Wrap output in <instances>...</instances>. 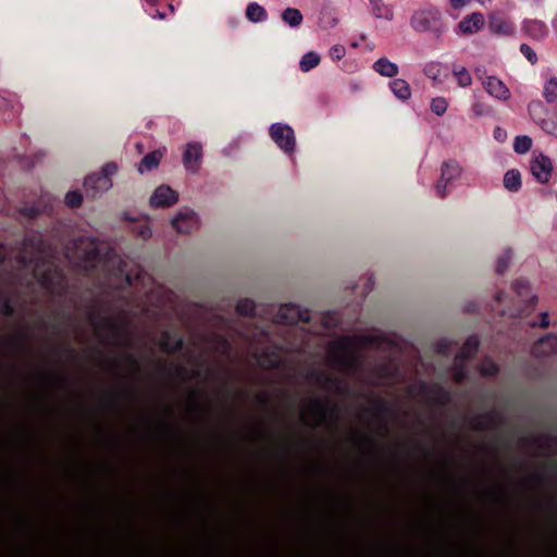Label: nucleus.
<instances>
[{
  "mask_svg": "<svg viewBox=\"0 0 557 557\" xmlns=\"http://www.w3.org/2000/svg\"><path fill=\"white\" fill-rule=\"evenodd\" d=\"M368 337H342L333 341L327 347V357L330 362L339 371L347 372L355 369L358 364L356 349L370 343Z\"/></svg>",
  "mask_w": 557,
  "mask_h": 557,
  "instance_id": "nucleus-1",
  "label": "nucleus"
},
{
  "mask_svg": "<svg viewBox=\"0 0 557 557\" xmlns=\"http://www.w3.org/2000/svg\"><path fill=\"white\" fill-rule=\"evenodd\" d=\"M65 256L84 270L96 268L100 262L98 246L89 238L75 240L72 247H67Z\"/></svg>",
  "mask_w": 557,
  "mask_h": 557,
  "instance_id": "nucleus-2",
  "label": "nucleus"
},
{
  "mask_svg": "<svg viewBox=\"0 0 557 557\" xmlns=\"http://www.w3.org/2000/svg\"><path fill=\"white\" fill-rule=\"evenodd\" d=\"M334 410L326 399L312 398L301 406L299 420L307 426L317 428L325 423Z\"/></svg>",
  "mask_w": 557,
  "mask_h": 557,
  "instance_id": "nucleus-3",
  "label": "nucleus"
},
{
  "mask_svg": "<svg viewBox=\"0 0 557 557\" xmlns=\"http://www.w3.org/2000/svg\"><path fill=\"white\" fill-rule=\"evenodd\" d=\"M463 174V168L456 159H448L441 165V175L435 183V190L441 198H445L450 188L455 186Z\"/></svg>",
  "mask_w": 557,
  "mask_h": 557,
  "instance_id": "nucleus-4",
  "label": "nucleus"
},
{
  "mask_svg": "<svg viewBox=\"0 0 557 557\" xmlns=\"http://www.w3.org/2000/svg\"><path fill=\"white\" fill-rule=\"evenodd\" d=\"M511 287L517 296L516 302L519 309L517 311H510L509 315L512 318H521L524 314V310L533 311L537 297L532 295L529 283L524 280H516L512 282Z\"/></svg>",
  "mask_w": 557,
  "mask_h": 557,
  "instance_id": "nucleus-5",
  "label": "nucleus"
},
{
  "mask_svg": "<svg viewBox=\"0 0 557 557\" xmlns=\"http://www.w3.org/2000/svg\"><path fill=\"white\" fill-rule=\"evenodd\" d=\"M270 137L272 140L288 154L294 153L296 139L294 131L290 126L282 123H275L270 126Z\"/></svg>",
  "mask_w": 557,
  "mask_h": 557,
  "instance_id": "nucleus-6",
  "label": "nucleus"
},
{
  "mask_svg": "<svg viewBox=\"0 0 557 557\" xmlns=\"http://www.w3.org/2000/svg\"><path fill=\"white\" fill-rule=\"evenodd\" d=\"M488 28L492 34L502 37H512L516 34L513 21L502 11H492L487 15Z\"/></svg>",
  "mask_w": 557,
  "mask_h": 557,
  "instance_id": "nucleus-7",
  "label": "nucleus"
},
{
  "mask_svg": "<svg viewBox=\"0 0 557 557\" xmlns=\"http://www.w3.org/2000/svg\"><path fill=\"white\" fill-rule=\"evenodd\" d=\"M554 162L553 160L543 154L539 153L530 161V171L535 180L541 184H548L554 174Z\"/></svg>",
  "mask_w": 557,
  "mask_h": 557,
  "instance_id": "nucleus-8",
  "label": "nucleus"
},
{
  "mask_svg": "<svg viewBox=\"0 0 557 557\" xmlns=\"http://www.w3.org/2000/svg\"><path fill=\"white\" fill-rule=\"evenodd\" d=\"M310 313L308 310H300L295 305H282L275 315V321L281 324L293 325L298 322H308Z\"/></svg>",
  "mask_w": 557,
  "mask_h": 557,
  "instance_id": "nucleus-9",
  "label": "nucleus"
},
{
  "mask_svg": "<svg viewBox=\"0 0 557 557\" xmlns=\"http://www.w3.org/2000/svg\"><path fill=\"white\" fill-rule=\"evenodd\" d=\"M485 25V16L480 11L465 15L457 24V33L462 36H471L479 33Z\"/></svg>",
  "mask_w": 557,
  "mask_h": 557,
  "instance_id": "nucleus-10",
  "label": "nucleus"
},
{
  "mask_svg": "<svg viewBox=\"0 0 557 557\" xmlns=\"http://www.w3.org/2000/svg\"><path fill=\"white\" fill-rule=\"evenodd\" d=\"M112 186V182L108 174L92 173L86 176L84 181V189L87 197L95 198L99 193L108 190Z\"/></svg>",
  "mask_w": 557,
  "mask_h": 557,
  "instance_id": "nucleus-11",
  "label": "nucleus"
},
{
  "mask_svg": "<svg viewBox=\"0 0 557 557\" xmlns=\"http://www.w3.org/2000/svg\"><path fill=\"white\" fill-rule=\"evenodd\" d=\"M521 30L527 38L533 41H543L549 34L546 23L537 18L523 20Z\"/></svg>",
  "mask_w": 557,
  "mask_h": 557,
  "instance_id": "nucleus-12",
  "label": "nucleus"
},
{
  "mask_svg": "<svg viewBox=\"0 0 557 557\" xmlns=\"http://www.w3.org/2000/svg\"><path fill=\"white\" fill-rule=\"evenodd\" d=\"M441 15L436 11L420 10L412 16V26L418 32H426L437 27Z\"/></svg>",
  "mask_w": 557,
  "mask_h": 557,
  "instance_id": "nucleus-13",
  "label": "nucleus"
},
{
  "mask_svg": "<svg viewBox=\"0 0 557 557\" xmlns=\"http://www.w3.org/2000/svg\"><path fill=\"white\" fill-rule=\"evenodd\" d=\"M178 201V194L168 185L156 188L150 198V206L153 208H169Z\"/></svg>",
  "mask_w": 557,
  "mask_h": 557,
  "instance_id": "nucleus-14",
  "label": "nucleus"
},
{
  "mask_svg": "<svg viewBox=\"0 0 557 557\" xmlns=\"http://www.w3.org/2000/svg\"><path fill=\"white\" fill-rule=\"evenodd\" d=\"M173 227L177 233L191 234L199 227V220L195 212H180L172 221Z\"/></svg>",
  "mask_w": 557,
  "mask_h": 557,
  "instance_id": "nucleus-15",
  "label": "nucleus"
},
{
  "mask_svg": "<svg viewBox=\"0 0 557 557\" xmlns=\"http://www.w3.org/2000/svg\"><path fill=\"white\" fill-rule=\"evenodd\" d=\"M202 158V147L197 143H189L186 145L183 163L185 168L191 172L198 171Z\"/></svg>",
  "mask_w": 557,
  "mask_h": 557,
  "instance_id": "nucleus-16",
  "label": "nucleus"
},
{
  "mask_svg": "<svg viewBox=\"0 0 557 557\" xmlns=\"http://www.w3.org/2000/svg\"><path fill=\"white\" fill-rule=\"evenodd\" d=\"M555 354H557V335H546L532 347V355L535 358L548 357Z\"/></svg>",
  "mask_w": 557,
  "mask_h": 557,
  "instance_id": "nucleus-17",
  "label": "nucleus"
},
{
  "mask_svg": "<svg viewBox=\"0 0 557 557\" xmlns=\"http://www.w3.org/2000/svg\"><path fill=\"white\" fill-rule=\"evenodd\" d=\"M484 89L493 97L499 100H508L510 98V90L506 84L496 76H487L483 81Z\"/></svg>",
  "mask_w": 557,
  "mask_h": 557,
  "instance_id": "nucleus-18",
  "label": "nucleus"
},
{
  "mask_svg": "<svg viewBox=\"0 0 557 557\" xmlns=\"http://www.w3.org/2000/svg\"><path fill=\"white\" fill-rule=\"evenodd\" d=\"M423 72L425 76L432 79L434 83L442 84L448 78L450 69L447 64L437 61H431L425 64Z\"/></svg>",
  "mask_w": 557,
  "mask_h": 557,
  "instance_id": "nucleus-19",
  "label": "nucleus"
},
{
  "mask_svg": "<svg viewBox=\"0 0 557 557\" xmlns=\"http://www.w3.org/2000/svg\"><path fill=\"white\" fill-rule=\"evenodd\" d=\"M18 110L20 104L16 96L8 90H0V115L2 117L15 116Z\"/></svg>",
  "mask_w": 557,
  "mask_h": 557,
  "instance_id": "nucleus-20",
  "label": "nucleus"
},
{
  "mask_svg": "<svg viewBox=\"0 0 557 557\" xmlns=\"http://www.w3.org/2000/svg\"><path fill=\"white\" fill-rule=\"evenodd\" d=\"M165 152L166 149L163 147L147 153L137 165L138 172L145 173L157 169L161 163Z\"/></svg>",
  "mask_w": 557,
  "mask_h": 557,
  "instance_id": "nucleus-21",
  "label": "nucleus"
},
{
  "mask_svg": "<svg viewBox=\"0 0 557 557\" xmlns=\"http://www.w3.org/2000/svg\"><path fill=\"white\" fill-rule=\"evenodd\" d=\"M150 7L151 10L149 14L153 18H166L174 14V7L170 1L166 0H145Z\"/></svg>",
  "mask_w": 557,
  "mask_h": 557,
  "instance_id": "nucleus-22",
  "label": "nucleus"
},
{
  "mask_svg": "<svg viewBox=\"0 0 557 557\" xmlns=\"http://www.w3.org/2000/svg\"><path fill=\"white\" fill-rule=\"evenodd\" d=\"M479 348V339L475 336L469 337L456 355V362L463 361L474 356Z\"/></svg>",
  "mask_w": 557,
  "mask_h": 557,
  "instance_id": "nucleus-23",
  "label": "nucleus"
},
{
  "mask_svg": "<svg viewBox=\"0 0 557 557\" xmlns=\"http://www.w3.org/2000/svg\"><path fill=\"white\" fill-rule=\"evenodd\" d=\"M391 90L393 94L401 99L408 100L411 97V88L407 81L403 78H395L389 83Z\"/></svg>",
  "mask_w": 557,
  "mask_h": 557,
  "instance_id": "nucleus-24",
  "label": "nucleus"
},
{
  "mask_svg": "<svg viewBox=\"0 0 557 557\" xmlns=\"http://www.w3.org/2000/svg\"><path fill=\"white\" fill-rule=\"evenodd\" d=\"M503 183H504V187L507 190H509L511 193L518 191L522 185L521 174H520L519 170L511 169V170L507 171L504 175Z\"/></svg>",
  "mask_w": 557,
  "mask_h": 557,
  "instance_id": "nucleus-25",
  "label": "nucleus"
},
{
  "mask_svg": "<svg viewBox=\"0 0 557 557\" xmlns=\"http://www.w3.org/2000/svg\"><path fill=\"white\" fill-rule=\"evenodd\" d=\"M267 11L257 2H251L246 8V17L253 23L262 22L267 18Z\"/></svg>",
  "mask_w": 557,
  "mask_h": 557,
  "instance_id": "nucleus-26",
  "label": "nucleus"
},
{
  "mask_svg": "<svg viewBox=\"0 0 557 557\" xmlns=\"http://www.w3.org/2000/svg\"><path fill=\"white\" fill-rule=\"evenodd\" d=\"M373 67L377 73L387 77H394L398 73L397 65L385 58L379 59Z\"/></svg>",
  "mask_w": 557,
  "mask_h": 557,
  "instance_id": "nucleus-27",
  "label": "nucleus"
},
{
  "mask_svg": "<svg viewBox=\"0 0 557 557\" xmlns=\"http://www.w3.org/2000/svg\"><path fill=\"white\" fill-rule=\"evenodd\" d=\"M451 74L456 78L458 86L467 88L472 85V76L465 66H455L451 70Z\"/></svg>",
  "mask_w": 557,
  "mask_h": 557,
  "instance_id": "nucleus-28",
  "label": "nucleus"
},
{
  "mask_svg": "<svg viewBox=\"0 0 557 557\" xmlns=\"http://www.w3.org/2000/svg\"><path fill=\"white\" fill-rule=\"evenodd\" d=\"M199 393L191 389L186 395V411L196 414L205 411V407L198 403Z\"/></svg>",
  "mask_w": 557,
  "mask_h": 557,
  "instance_id": "nucleus-29",
  "label": "nucleus"
},
{
  "mask_svg": "<svg viewBox=\"0 0 557 557\" xmlns=\"http://www.w3.org/2000/svg\"><path fill=\"white\" fill-rule=\"evenodd\" d=\"M372 4V12L376 17L392 20L393 10L386 5L382 0H370Z\"/></svg>",
  "mask_w": 557,
  "mask_h": 557,
  "instance_id": "nucleus-30",
  "label": "nucleus"
},
{
  "mask_svg": "<svg viewBox=\"0 0 557 557\" xmlns=\"http://www.w3.org/2000/svg\"><path fill=\"white\" fill-rule=\"evenodd\" d=\"M283 21L292 27H297L302 22V14L298 9L287 8L282 13Z\"/></svg>",
  "mask_w": 557,
  "mask_h": 557,
  "instance_id": "nucleus-31",
  "label": "nucleus"
},
{
  "mask_svg": "<svg viewBox=\"0 0 557 557\" xmlns=\"http://www.w3.org/2000/svg\"><path fill=\"white\" fill-rule=\"evenodd\" d=\"M132 233L141 239H148L151 236V228L147 220L136 221L132 225Z\"/></svg>",
  "mask_w": 557,
  "mask_h": 557,
  "instance_id": "nucleus-32",
  "label": "nucleus"
},
{
  "mask_svg": "<svg viewBox=\"0 0 557 557\" xmlns=\"http://www.w3.org/2000/svg\"><path fill=\"white\" fill-rule=\"evenodd\" d=\"M543 95L549 103L557 101V78L553 77L545 83Z\"/></svg>",
  "mask_w": 557,
  "mask_h": 557,
  "instance_id": "nucleus-33",
  "label": "nucleus"
},
{
  "mask_svg": "<svg viewBox=\"0 0 557 557\" xmlns=\"http://www.w3.org/2000/svg\"><path fill=\"white\" fill-rule=\"evenodd\" d=\"M532 139L527 135L517 136L513 143V149L517 153L523 154L531 150Z\"/></svg>",
  "mask_w": 557,
  "mask_h": 557,
  "instance_id": "nucleus-34",
  "label": "nucleus"
},
{
  "mask_svg": "<svg viewBox=\"0 0 557 557\" xmlns=\"http://www.w3.org/2000/svg\"><path fill=\"white\" fill-rule=\"evenodd\" d=\"M320 63V57L314 52L306 53L300 60V69L302 72H308Z\"/></svg>",
  "mask_w": 557,
  "mask_h": 557,
  "instance_id": "nucleus-35",
  "label": "nucleus"
},
{
  "mask_svg": "<svg viewBox=\"0 0 557 557\" xmlns=\"http://www.w3.org/2000/svg\"><path fill=\"white\" fill-rule=\"evenodd\" d=\"M95 331L98 335H101L102 332L116 333L117 325L112 318H103L95 325Z\"/></svg>",
  "mask_w": 557,
  "mask_h": 557,
  "instance_id": "nucleus-36",
  "label": "nucleus"
},
{
  "mask_svg": "<svg viewBox=\"0 0 557 557\" xmlns=\"http://www.w3.org/2000/svg\"><path fill=\"white\" fill-rule=\"evenodd\" d=\"M482 497L492 503L503 504L506 499V493L502 487H495L482 493Z\"/></svg>",
  "mask_w": 557,
  "mask_h": 557,
  "instance_id": "nucleus-37",
  "label": "nucleus"
},
{
  "mask_svg": "<svg viewBox=\"0 0 557 557\" xmlns=\"http://www.w3.org/2000/svg\"><path fill=\"white\" fill-rule=\"evenodd\" d=\"M431 111L437 116H442L448 108V101L445 97H435L430 103Z\"/></svg>",
  "mask_w": 557,
  "mask_h": 557,
  "instance_id": "nucleus-38",
  "label": "nucleus"
},
{
  "mask_svg": "<svg viewBox=\"0 0 557 557\" xmlns=\"http://www.w3.org/2000/svg\"><path fill=\"white\" fill-rule=\"evenodd\" d=\"M236 312L239 315L249 317L255 313V304L249 299L239 300L236 305Z\"/></svg>",
  "mask_w": 557,
  "mask_h": 557,
  "instance_id": "nucleus-39",
  "label": "nucleus"
},
{
  "mask_svg": "<svg viewBox=\"0 0 557 557\" xmlns=\"http://www.w3.org/2000/svg\"><path fill=\"white\" fill-rule=\"evenodd\" d=\"M479 372L482 376H493L498 372V367L494 361L485 359L480 364Z\"/></svg>",
  "mask_w": 557,
  "mask_h": 557,
  "instance_id": "nucleus-40",
  "label": "nucleus"
},
{
  "mask_svg": "<svg viewBox=\"0 0 557 557\" xmlns=\"http://www.w3.org/2000/svg\"><path fill=\"white\" fill-rule=\"evenodd\" d=\"M83 203V195L79 191L73 190L65 195V205L71 209L79 208Z\"/></svg>",
  "mask_w": 557,
  "mask_h": 557,
  "instance_id": "nucleus-41",
  "label": "nucleus"
},
{
  "mask_svg": "<svg viewBox=\"0 0 557 557\" xmlns=\"http://www.w3.org/2000/svg\"><path fill=\"white\" fill-rule=\"evenodd\" d=\"M351 441L366 454H370L373 448V442L368 436H354Z\"/></svg>",
  "mask_w": 557,
  "mask_h": 557,
  "instance_id": "nucleus-42",
  "label": "nucleus"
},
{
  "mask_svg": "<svg viewBox=\"0 0 557 557\" xmlns=\"http://www.w3.org/2000/svg\"><path fill=\"white\" fill-rule=\"evenodd\" d=\"M520 52L522 55L532 64H536L539 62V58L534 49L528 44L520 45Z\"/></svg>",
  "mask_w": 557,
  "mask_h": 557,
  "instance_id": "nucleus-43",
  "label": "nucleus"
},
{
  "mask_svg": "<svg viewBox=\"0 0 557 557\" xmlns=\"http://www.w3.org/2000/svg\"><path fill=\"white\" fill-rule=\"evenodd\" d=\"M40 382L46 387H59L62 383L61 377L57 375H42Z\"/></svg>",
  "mask_w": 557,
  "mask_h": 557,
  "instance_id": "nucleus-44",
  "label": "nucleus"
},
{
  "mask_svg": "<svg viewBox=\"0 0 557 557\" xmlns=\"http://www.w3.org/2000/svg\"><path fill=\"white\" fill-rule=\"evenodd\" d=\"M346 54V48L343 45H335L330 49V57L334 61L342 60Z\"/></svg>",
  "mask_w": 557,
  "mask_h": 557,
  "instance_id": "nucleus-45",
  "label": "nucleus"
},
{
  "mask_svg": "<svg viewBox=\"0 0 557 557\" xmlns=\"http://www.w3.org/2000/svg\"><path fill=\"white\" fill-rule=\"evenodd\" d=\"M448 1H449V5L454 10H460L471 2V0H448Z\"/></svg>",
  "mask_w": 557,
  "mask_h": 557,
  "instance_id": "nucleus-46",
  "label": "nucleus"
},
{
  "mask_svg": "<svg viewBox=\"0 0 557 557\" xmlns=\"http://www.w3.org/2000/svg\"><path fill=\"white\" fill-rule=\"evenodd\" d=\"M466 377V373L462 368H456L453 372V380L456 383H461Z\"/></svg>",
  "mask_w": 557,
  "mask_h": 557,
  "instance_id": "nucleus-47",
  "label": "nucleus"
},
{
  "mask_svg": "<svg viewBox=\"0 0 557 557\" xmlns=\"http://www.w3.org/2000/svg\"><path fill=\"white\" fill-rule=\"evenodd\" d=\"M264 437L265 433L260 429L255 428L250 431V440L252 441H260L263 440Z\"/></svg>",
  "mask_w": 557,
  "mask_h": 557,
  "instance_id": "nucleus-48",
  "label": "nucleus"
},
{
  "mask_svg": "<svg viewBox=\"0 0 557 557\" xmlns=\"http://www.w3.org/2000/svg\"><path fill=\"white\" fill-rule=\"evenodd\" d=\"M507 269V261L506 260H499L496 267V271L498 274H503Z\"/></svg>",
  "mask_w": 557,
  "mask_h": 557,
  "instance_id": "nucleus-49",
  "label": "nucleus"
},
{
  "mask_svg": "<svg viewBox=\"0 0 557 557\" xmlns=\"http://www.w3.org/2000/svg\"><path fill=\"white\" fill-rule=\"evenodd\" d=\"M548 325H549L548 314L544 312V313L541 314L540 326L542 329H546V327H548Z\"/></svg>",
  "mask_w": 557,
  "mask_h": 557,
  "instance_id": "nucleus-50",
  "label": "nucleus"
},
{
  "mask_svg": "<svg viewBox=\"0 0 557 557\" xmlns=\"http://www.w3.org/2000/svg\"><path fill=\"white\" fill-rule=\"evenodd\" d=\"M103 170H104L103 174L110 175L111 173H113L116 170V165L115 164H107Z\"/></svg>",
  "mask_w": 557,
  "mask_h": 557,
  "instance_id": "nucleus-51",
  "label": "nucleus"
},
{
  "mask_svg": "<svg viewBox=\"0 0 557 557\" xmlns=\"http://www.w3.org/2000/svg\"><path fill=\"white\" fill-rule=\"evenodd\" d=\"M543 108V104L542 102L537 101V102H532L530 106H529V110L530 112H532L533 110H536V109H542Z\"/></svg>",
  "mask_w": 557,
  "mask_h": 557,
  "instance_id": "nucleus-52",
  "label": "nucleus"
},
{
  "mask_svg": "<svg viewBox=\"0 0 557 557\" xmlns=\"http://www.w3.org/2000/svg\"><path fill=\"white\" fill-rule=\"evenodd\" d=\"M5 258V248L0 244V262H2Z\"/></svg>",
  "mask_w": 557,
  "mask_h": 557,
  "instance_id": "nucleus-53",
  "label": "nucleus"
},
{
  "mask_svg": "<svg viewBox=\"0 0 557 557\" xmlns=\"http://www.w3.org/2000/svg\"><path fill=\"white\" fill-rule=\"evenodd\" d=\"M126 361H127V363L129 364V367L132 369H136L137 368V363H136V361L134 359L127 358Z\"/></svg>",
  "mask_w": 557,
  "mask_h": 557,
  "instance_id": "nucleus-54",
  "label": "nucleus"
},
{
  "mask_svg": "<svg viewBox=\"0 0 557 557\" xmlns=\"http://www.w3.org/2000/svg\"><path fill=\"white\" fill-rule=\"evenodd\" d=\"M480 4L484 5L488 2H492L493 0H476Z\"/></svg>",
  "mask_w": 557,
  "mask_h": 557,
  "instance_id": "nucleus-55",
  "label": "nucleus"
},
{
  "mask_svg": "<svg viewBox=\"0 0 557 557\" xmlns=\"http://www.w3.org/2000/svg\"><path fill=\"white\" fill-rule=\"evenodd\" d=\"M157 431H158L160 434H163L165 430H164L163 428H161V426H158V428H157Z\"/></svg>",
  "mask_w": 557,
  "mask_h": 557,
  "instance_id": "nucleus-56",
  "label": "nucleus"
},
{
  "mask_svg": "<svg viewBox=\"0 0 557 557\" xmlns=\"http://www.w3.org/2000/svg\"><path fill=\"white\" fill-rule=\"evenodd\" d=\"M502 296H503V294H500V293H499V294L496 296V300H497V301H502Z\"/></svg>",
  "mask_w": 557,
  "mask_h": 557,
  "instance_id": "nucleus-57",
  "label": "nucleus"
},
{
  "mask_svg": "<svg viewBox=\"0 0 557 557\" xmlns=\"http://www.w3.org/2000/svg\"><path fill=\"white\" fill-rule=\"evenodd\" d=\"M425 502L426 503H431L432 502V498L430 496H425Z\"/></svg>",
  "mask_w": 557,
  "mask_h": 557,
  "instance_id": "nucleus-58",
  "label": "nucleus"
},
{
  "mask_svg": "<svg viewBox=\"0 0 557 557\" xmlns=\"http://www.w3.org/2000/svg\"><path fill=\"white\" fill-rule=\"evenodd\" d=\"M460 554H461V555H469V552H467V550H460Z\"/></svg>",
  "mask_w": 557,
  "mask_h": 557,
  "instance_id": "nucleus-59",
  "label": "nucleus"
},
{
  "mask_svg": "<svg viewBox=\"0 0 557 557\" xmlns=\"http://www.w3.org/2000/svg\"><path fill=\"white\" fill-rule=\"evenodd\" d=\"M442 480H443L444 482H448V479H447V478H442Z\"/></svg>",
  "mask_w": 557,
  "mask_h": 557,
  "instance_id": "nucleus-60",
  "label": "nucleus"
}]
</instances>
